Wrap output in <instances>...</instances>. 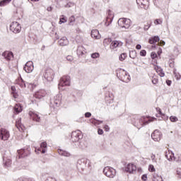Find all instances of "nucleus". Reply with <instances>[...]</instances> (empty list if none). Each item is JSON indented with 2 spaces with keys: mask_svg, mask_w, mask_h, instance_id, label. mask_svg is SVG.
I'll return each mask as SVG.
<instances>
[{
  "mask_svg": "<svg viewBox=\"0 0 181 181\" xmlns=\"http://www.w3.org/2000/svg\"><path fill=\"white\" fill-rule=\"evenodd\" d=\"M117 76L124 83H129V81H131V76H129V74L122 69L117 70Z\"/></svg>",
  "mask_w": 181,
  "mask_h": 181,
  "instance_id": "nucleus-1",
  "label": "nucleus"
},
{
  "mask_svg": "<svg viewBox=\"0 0 181 181\" xmlns=\"http://www.w3.org/2000/svg\"><path fill=\"white\" fill-rule=\"evenodd\" d=\"M118 25L122 29H129V27L131 26V20L125 18H119Z\"/></svg>",
  "mask_w": 181,
  "mask_h": 181,
  "instance_id": "nucleus-2",
  "label": "nucleus"
},
{
  "mask_svg": "<svg viewBox=\"0 0 181 181\" xmlns=\"http://www.w3.org/2000/svg\"><path fill=\"white\" fill-rule=\"evenodd\" d=\"M10 30L13 32V33H19L21 30H22V27L19 23L13 21L10 25Z\"/></svg>",
  "mask_w": 181,
  "mask_h": 181,
  "instance_id": "nucleus-3",
  "label": "nucleus"
},
{
  "mask_svg": "<svg viewBox=\"0 0 181 181\" xmlns=\"http://www.w3.org/2000/svg\"><path fill=\"white\" fill-rule=\"evenodd\" d=\"M103 173L107 177H114L117 175V171L113 168L105 167L103 170Z\"/></svg>",
  "mask_w": 181,
  "mask_h": 181,
  "instance_id": "nucleus-4",
  "label": "nucleus"
},
{
  "mask_svg": "<svg viewBox=\"0 0 181 181\" xmlns=\"http://www.w3.org/2000/svg\"><path fill=\"white\" fill-rule=\"evenodd\" d=\"M9 136H11L9 131L0 127V139H1V141H8V139H9Z\"/></svg>",
  "mask_w": 181,
  "mask_h": 181,
  "instance_id": "nucleus-5",
  "label": "nucleus"
},
{
  "mask_svg": "<svg viewBox=\"0 0 181 181\" xmlns=\"http://www.w3.org/2000/svg\"><path fill=\"white\" fill-rule=\"evenodd\" d=\"M81 138H83L81 131L76 130L74 132H72L71 135V140L72 141V142H78V141H80Z\"/></svg>",
  "mask_w": 181,
  "mask_h": 181,
  "instance_id": "nucleus-6",
  "label": "nucleus"
},
{
  "mask_svg": "<svg viewBox=\"0 0 181 181\" xmlns=\"http://www.w3.org/2000/svg\"><path fill=\"white\" fill-rule=\"evenodd\" d=\"M66 86H70V76H64L61 78L59 83V90L62 87H66Z\"/></svg>",
  "mask_w": 181,
  "mask_h": 181,
  "instance_id": "nucleus-7",
  "label": "nucleus"
},
{
  "mask_svg": "<svg viewBox=\"0 0 181 181\" xmlns=\"http://www.w3.org/2000/svg\"><path fill=\"white\" fill-rule=\"evenodd\" d=\"M11 94L15 99V101L17 103H22L23 101V98L21 95H19V93L16 91V88L15 86H11Z\"/></svg>",
  "mask_w": 181,
  "mask_h": 181,
  "instance_id": "nucleus-8",
  "label": "nucleus"
},
{
  "mask_svg": "<svg viewBox=\"0 0 181 181\" xmlns=\"http://www.w3.org/2000/svg\"><path fill=\"white\" fill-rule=\"evenodd\" d=\"M44 77L47 81H53V79L54 78V71L52 69H46L44 74Z\"/></svg>",
  "mask_w": 181,
  "mask_h": 181,
  "instance_id": "nucleus-9",
  "label": "nucleus"
},
{
  "mask_svg": "<svg viewBox=\"0 0 181 181\" xmlns=\"http://www.w3.org/2000/svg\"><path fill=\"white\" fill-rule=\"evenodd\" d=\"M17 152L19 159H21V158H26V156H29V155H30V148H22L18 150Z\"/></svg>",
  "mask_w": 181,
  "mask_h": 181,
  "instance_id": "nucleus-10",
  "label": "nucleus"
},
{
  "mask_svg": "<svg viewBox=\"0 0 181 181\" xmlns=\"http://www.w3.org/2000/svg\"><path fill=\"white\" fill-rule=\"evenodd\" d=\"M151 138L156 142H159V141H160V139H162V133L159 130H155L151 134Z\"/></svg>",
  "mask_w": 181,
  "mask_h": 181,
  "instance_id": "nucleus-11",
  "label": "nucleus"
},
{
  "mask_svg": "<svg viewBox=\"0 0 181 181\" xmlns=\"http://www.w3.org/2000/svg\"><path fill=\"white\" fill-rule=\"evenodd\" d=\"M28 115H30V119H32L35 122H40L41 121L40 117L37 113H36V112H33L30 110L28 112Z\"/></svg>",
  "mask_w": 181,
  "mask_h": 181,
  "instance_id": "nucleus-12",
  "label": "nucleus"
},
{
  "mask_svg": "<svg viewBox=\"0 0 181 181\" xmlns=\"http://www.w3.org/2000/svg\"><path fill=\"white\" fill-rule=\"evenodd\" d=\"M125 172L127 173H135L136 172V165L132 163L127 164L125 167Z\"/></svg>",
  "mask_w": 181,
  "mask_h": 181,
  "instance_id": "nucleus-13",
  "label": "nucleus"
},
{
  "mask_svg": "<svg viewBox=\"0 0 181 181\" xmlns=\"http://www.w3.org/2000/svg\"><path fill=\"white\" fill-rule=\"evenodd\" d=\"M45 95H47V93L45 89H40L36 91L34 94V97L37 98L38 100H41V98H44Z\"/></svg>",
  "mask_w": 181,
  "mask_h": 181,
  "instance_id": "nucleus-14",
  "label": "nucleus"
},
{
  "mask_svg": "<svg viewBox=\"0 0 181 181\" xmlns=\"http://www.w3.org/2000/svg\"><path fill=\"white\" fill-rule=\"evenodd\" d=\"M33 69H35V66H33V62L31 61L28 62L23 68L26 73H32Z\"/></svg>",
  "mask_w": 181,
  "mask_h": 181,
  "instance_id": "nucleus-15",
  "label": "nucleus"
},
{
  "mask_svg": "<svg viewBox=\"0 0 181 181\" xmlns=\"http://www.w3.org/2000/svg\"><path fill=\"white\" fill-rule=\"evenodd\" d=\"M16 127L20 132H25L26 127L22 124V119H18L16 122Z\"/></svg>",
  "mask_w": 181,
  "mask_h": 181,
  "instance_id": "nucleus-16",
  "label": "nucleus"
},
{
  "mask_svg": "<svg viewBox=\"0 0 181 181\" xmlns=\"http://www.w3.org/2000/svg\"><path fill=\"white\" fill-rule=\"evenodd\" d=\"M113 19H114V12L111 10H109L107 11V16L106 18L105 25L109 26L111 22H112Z\"/></svg>",
  "mask_w": 181,
  "mask_h": 181,
  "instance_id": "nucleus-17",
  "label": "nucleus"
},
{
  "mask_svg": "<svg viewBox=\"0 0 181 181\" xmlns=\"http://www.w3.org/2000/svg\"><path fill=\"white\" fill-rule=\"evenodd\" d=\"M2 56H4L7 62H11V60L13 59V52L11 51H5L3 52Z\"/></svg>",
  "mask_w": 181,
  "mask_h": 181,
  "instance_id": "nucleus-18",
  "label": "nucleus"
},
{
  "mask_svg": "<svg viewBox=\"0 0 181 181\" xmlns=\"http://www.w3.org/2000/svg\"><path fill=\"white\" fill-rule=\"evenodd\" d=\"M36 151L41 152V153H46V151H47V143L46 141L41 143L40 147L35 148V152Z\"/></svg>",
  "mask_w": 181,
  "mask_h": 181,
  "instance_id": "nucleus-19",
  "label": "nucleus"
},
{
  "mask_svg": "<svg viewBox=\"0 0 181 181\" xmlns=\"http://www.w3.org/2000/svg\"><path fill=\"white\" fill-rule=\"evenodd\" d=\"M136 4L141 8H144V9L149 6V1L148 0H136Z\"/></svg>",
  "mask_w": 181,
  "mask_h": 181,
  "instance_id": "nucleus-20",
  "label": "nucleus"
},
{
  "mask_svg": "<svg viewBox=\"0 0 181 181\" xmlns=\"http://www.w3.org/2000/svg\"><path fill=\"white\" fill-rule=\"evenodd\" d=\"M165 158H167L168 160H175V162H177V159L175 158V154L172 151H166Z\"/></svg>",
  "mask_w": 181,
  "mask_h": 181,
  "instance_id": "nucleus-21",
  "label": "nucleus"
},
{
  "mask_svg": "<svg viewBox=\"0 0 181 181\" xmlns=\"http://www.w3.org/2000/svg\"><path fill=\"white\" fill-rule=\"evenodd\" d=\"M76 53L79 57H83V56H86V53L87 52H86V48H84V47L79 46L78 47Z\"/></svg>",
  "mask_w": 181,
  "mask_h": 181,
  "instance_id": "nucleus-22",
  "label": "nucleus"
},
{
  "mask_svg": "<svg viewBox=\"0 0 181 181\" xmlns=\"http://www.w3.org/2000/svg\"><path fill=\"white\" fill-rule=\"evenodd\" d=\"M62 94H58L54 97V104H55L56 107H59L62 104Z\"/></svg>",
  "mask_w": 181,
  "mask_h": 181,
  "instance_id": "nucleus-23",
  "label": "nucleus"
},
{
  "mask_svg": "<svg viewBox=\"0 0 181 181\" xmlns=\"http://www.w3.org/2000/svg\"><path fill=\"white\" fill-rule=\"evenodd\" d=\"M121 46H122V42H121L120 41L114 40L110 45V49H112V50H114V49H117V47H121Z\"/></svg>",
  "mask_w": 181,
  "mask_h": 181,
  "instance_id": "nucleus-24",
  "label": "nucleus"
},
{
  "mask_svg": "<svg viewBox=\"0 0 181 181\" xmlns=\"http://www.w3.org/2000/svg\"><path fill=\"white\" fill-rule=\"evenodd\" d=\"M90 36L93 39H101V35H100L98 30H92Z\"/></svg>",
  "mask_w": 181,
  "mask_h": 181,
  "instance_id": "nucleus-25",
  "label": "nucleus"
},
{
  "mask_svg": "<svg viewBox=\"0 0 181 181\" xmlns=\"http://www.w3.org/2000/svg\"><path fill=\"white\" fill-rule=\"evenodd\" d=\"M160 40L159 36H153L149 38L148 43L150 45H155V43H159Z\"/></svg>",
  "mask_w": 181,
  "mask_h": 181,
  "instance_id": "nucleus-26",
  "label": "nucleus"
},
{
  "mask_svg": "<svg viewBox=\"0 0 181 181\" xmlns=\"http://www.w3.org/2000/svg\"><path fill=\"white\" fill-rule=\"evenodd\" d=\"M154 70H156V73H158V76H160V77H165V73L163 72V69H162V68L155 65Z\"/></svg>",
  "mask_w": 181,
  "mask_h": 181,
  "instance_id": "nucleus-27",
  "label": "nucleus"
},
{
  "mask_svg": "<svg viewBox=\"0 0 181 181\" xmlns=\"http://www.w3.org/2000/svg\"><path fill=\"white\" fill-rule=\"evenodd\" d=\"M156 110L158 112V114L156 115V117L157 118H160V117H165V113L162 112V110L160 109V107H156Z\"/></svg>",
  "mask_w": 181,
  "mask_h": 181,
  "instance_id": "nucleus-28",
  "label": "nucleus"
},
{
  "mask_svg": "<svg viewBox=\"0 0 181 181\" xmlns=\"http://www.w3.org/2000/svg\"><path fill=\"white\" fill-rule=\"evenodd\" d=\"M58 153L61 156H66V157L70 156V153H69L63 149H58Z\"/></svg>",
  "mask_w": 181,
  "mask_h": 181,
  "instance_id": "nucleus-29",
  "label": "nucleus"
},
{
  "mask_svg": "<svg viewBox=\"0 0 181 181\" xmlns=\"http://www.w3.org/2000/svg\"><path fill=\"white\" fill-rule=\"evenodd\" d=\"M22 106L21 104L18 103L14 106V112L16 114H19V112H22Z\"/></svg>",
  "mask_w": 181,
  "mask_h": 181,
  "instance_id": "nucleus-30",
  "label": "nucleus"
},
{
  "mask_svg": "<svg viewBox=\"0 0 181 181\" xmlns=\"http://www.w3.org/2000/svg\"><path fill=\"white\" fill-rule=\"evenodd\" d=\"M144 119H145V118L141 117V119L136 120V122H135V125H136V127H137V128H141V127H142L143 124L145 123L144 122Z\"/></svg>",
  "mask_w": 181,
  "mask_h": 181,
  "instance_id": "nucleus-31",
  "label": "nucleus"
},
{
  "mask_svg": "<svg viewBox=\"0 0 181 181\" xmlns=\"http://www.w3.org/2000/svg\"><path fill=\"white\" fill-rule=\"evenodd\" d=\"M16 84H18V86H20V87H23L26 84L25 83V81H23V79L22 78H18L16 80Z\"/></svg>",
  "mask_w": 181,
  "mask_h": 181,
  "instance_id": "nucleus-32",
  "label": "nucleus"
},
{
  "mask_svg": "<svg viewBox=\"0 0 181 181\" xmlns=\"http://www.w3.org/2000/svg\"><path fill=\"white\" fill-rule=\"evenodd\" d=\"M90 122L95 125V127L100 125V124H103V121H99L95 119H90Z\"/></svg>",
  "mask_w": 181,
  "mask_h": 181,
  "instance_id": "nucleus-33",
  "label": "nucleus"
},
{
  "mask_svg": "<svg viewBox=\"0 0 181 181\" xmlns=\"http://www.w3.org/2000/svg\"><path fill=\"white\" fill-rule=\"evenodd\" d=\"M59 43L60 46H66V45L69 44V40H67L66 38L60 39L59 40Z\"/></svg>",
  "mask_w": 181,
  "mask_h": 181,
  "instance_id": "nucleus-34",
  "label": "nucleus"
},
{
  "mask_svg": "<svg viewBox=\"0 0 181 181\" xmlns=\"http://www.w3.org/2000/svg\"><path fill=\"white\" fill-rule=\"evenodd\" d=\"M152 83L153 84H158V83H159V78L158 77V76L156 75H153V77H152Z\"/></svg>",
  "mask_w": 181,
  "mask_h": 181,
  "instance_id": "nucleus-35",
  "label": "nucleus"
},
{
  "mask_svg": "<svg viewBox=\"0 0 181 181\" xmlns=\"http://www.w3.org/2000/svg\"><path fill=\"white\" fill-rule=\"evenodd\" d=\"M151 25H152V22L151 21L145 22L144 27V30H148L149 28H151Z\"/></svg>",
  "mask_w": 181,
  "mask_h": 181,
  "instance_id": "nucleus-36",
  "label": "nucleus"
},
{
  "mask_svg": "<svg viewBox=\"0 0 181 181\" xmlns=\"http://www.w3.org/2000/svg\"><path fill=\"white\" fill-rule=\"evenodd\" d=\"M10 2H12V0H2L0 1V6H6V5H8Z\"/></svg>",
  "mask_w": 181,
  "mask_h": 181,
  "instance_id": "nucleus-37",
  "label": "nucleus"
},
{
  "mask_svg": "<svg viewBox=\"0 0 181 181\" xmlns=\"http://www.w3.org/2000/svg\"><path fill=\"white\" fill-rule=\"evenodd\" d=\"M127 53H122L119 55V60L120 62H124V60H125V59H127Z\"/></svg>",
  "mask_w": 181,
  "mask_h": 181,
  "instance_id": "nucleus-38",
  "label": "nucleus"
},
{
  "mask_svg": "<svg viewBox=\"0 0 181 181\" xmlns=\"http://www.w3.org/2000/svg\"><path fill=\"white\" fill-rule=\"evenodd\" d=\"M153 181H163V178L161 176L155 175L153 178Z\"/></svg>",
  "mask_w": 181,
  "mask_h": 181,
  "instance_id": "nucleus-39",
  "label": "nucleus"
},
{
  "mask_svg": "<svg viewBox=\"0 0 181 181\" xmlns=\"http://www.w3.org/2000/svg\"><path fill=\"white\" fill-rule=\"evenodd\" d=\"M111 42H112L111 38H106L103 40V45H104V46H108V45H110V43H111Z\"/></svg>",
  "mask_w": 181,
  "mask_h": 181,
  "instance_id": "nucleus-40",
  "label": "nucleus"
},
{
  "mask_svg": "<svg viewBox=\"0 0 181 181\" xmlns=\"http://www.w3.org/2000/svg\"><path fill=\"white\" fill-rule=\"evenodd\" d=\"M174 77L176 78V80H180L181 78V75L179 74V72L174 71H173Z\"/></svg>",
  "mask_w": 181,
  "mask_h": 181,
  "instance_id": "nucleus-41",
  "label": "nucleus"
},
{
  "mask_svg": "<svg viewBox=\"0 0 181 181\" xmlns=\"http://www.w3.org/2000/svg\"><path fill=\"white\" fill-rule=\"evenodd\" d=\"M62 16V17L59 18V25H62V23H66V22H67V19L64 17V16Z\"/></svg>",
  "mask_w": 181,
  "mask_h": 181,
  "instance_id": "nucleus-42",
  "label": "nucleus"
},
{
  "mask_svg": "<svg viewBox=\"0 0 181 181\" xmlns=\"http://www.w3.org/2000/svg\"><path fill=\"white\" fill-rule=\"evenodd\" d=\"M148 171L151 173L156 172V169H155V166H153V165L150 164L148 165Z\"/></svg>",
  "mask_w": 181,
  "mask_h": 181,
  "instance_id": "nucleus-43",
  "label": "nucleus"
},
{
  "mask_svg": "<svg viewBox=\"0 0 181 181\" xmlns=\"http://www.w3.org/2000/svg\"><path fill=\"white\" fill-rule=\"evenodd\" d=\"M4 165H5V166H7V168L9 167V166H11V165H12V160H11V159H7V160L4 162Z\"/></svg>",
  "mask_w": 181,
  "mask_h": 181,
  "instance_id": "nucleus-44",
  "label": "nucleus"
},
{
  "mask_svg": "<svg viewBox=\"0 0 181 181\" xmlns=\"http://www.w3.org/2000/svg\"><path fill=\"white\" fill-rule=\"evenodd\" d=\"M129 57H131V59L136 57V52L135 51H132L129 54Z\"/></svg>",
  "mask_w": 181,
  "mask_h": 181,
  "instance_id": "nucleus-45",
  "label": "nucleus"
},
{
  "mask_svg": "<svg viewBox=\"0 0 181 181\" xmlns=\"http://www.w3.org/2000/svg\"><path fill=\"white\" fill-rule=\"evenodd\" d=\"M92 59H98L100 57V54L98 52H95L91 54Z\"/></svg>",
  "mask_w": 181,
  "mask_h": 181,
  "instance_id": "nucleus-46",
  "label": "nucleus"
},
{
  "mask_svg": "<svg viewBox=\"0 0 181 181\" xmlns=\"http://www.w3.org/2000/svg\"><path fill=\"white\" fill-rule=\"evenodd\" d=\"M170 121H171V122H176L178 121V119L176 116H171L170 117Z\"/></svg>",
  "mask_w": 181,
  "mask_h": 181,
  "instance_id": "nucleus-47",
  "label": "nucleus"
},
{
  "mask_svg": "<svg viewBox=\"0 0 181 181\" xmlns=\"http://www.w3.org/2000/svg\"><path fill=\"white\" fill-rule=\"evenodd\" d=\"M162 22H163L162 19H156L154 21V24L155 25H162Z\"/></svg>",
  "mask_w": 181,
  "mask_h": 181,
  "instance_id": "nucleus-48",
  "label": "nucleus"
},
{
  "mask_svg": "<svg viewBox=\"0 0 181 181\" xmlns=\"http://www.w3.org/2000/svg\"><path fill=\"white\" fill-rule=\"evenodd\" d=\"M140 56H143V57L146 56V50L142 49V50L140 52Z\"/></svg>",
  "mask_w": 181,
  "mask_h": 181,
  "instance_id": "nucleus-49",
  "label": "nucleus"
},
{
  "mask_svg": "<svg viewBox=\"0 0 181 181\" xmlns=\"http://www.w3.org/2000/svg\"><path fill=\"white\" fill-rule=\"evenodd\" d=\"M151 59H156V57H158V54H156V52H151Z\"/></svg>",
  "mask_w": 181,
  "mask_h": 181,
  "instance_id": "nucleus-50",
  "label": "nucleus"
},
{
  "mask_svg": "<svg viewBox=\"0 0 181 181\" xmlns=\"http://www.w3.org/2000/svg\"><path fill=\"white\" fill-rule=\"evenodd\" d=\"M165 42L163 40H160V42L158 41V46H165Z\"/></svg>",
  "mask_w": 181,
  "mask_h": 181,
  "instance_id": "nucleus-51",
  "label": "nucleus"
},
{
  "mask_svg": "<svg viewBox=\"0 0 181 181\" xmlns=\"http://www.w3.org/2000/svg\"><path fill=\"white\" fill-rule=\"evenodd\" d=\"M73 56H71V55H68L66 57V59L69 61V62H73Z\"/></svg>",
  "mask_w": 181,
  "mask_h": 181,
  "instance_id": "nucleus-52",
  "label": "nucleus"
},
{
  "mask_svg": "<svg viewBox=\"0 0 181 181\" xmlns=\"http://www.w3.org/2000/svg\"><path fill=\"white\" fill-rule=\"evenodd\" d=\"M76 21V18L74 17V16H71L70 18H69V22H74Z\"/></svg>",
  "mask_w": 181,
  "mask_h": 181,
  "instance_id": "nucleus-53",
  "label": "nucleus"
},
{
  "mask_svg": "<svg viewBox=\"0 0 181 181\" xmlns=\"http://www.w3.org/2000/svg\"><path fill=\"white\" fill-rule=\"evenodd\" d=\"M141 180L144 181L148 180V176L146 175H143L141 177Z\"/></svg>",
  "mask_w": 181,
  "mask_h": 181,
  "instance_id": "nucleus-54",
  "label": "nucleus"
},
{
  "mask_svg": "<svg viewBox=\"0 0 181 181\" xmlns=\"http://www.w3.org/2000/svg\"><path fill=\"white\" fill-rule=\"evenodd\" d=\"M98 135H103V134H104V131L102 129H98Z\"/></svg>",
  "mask_w": 181,
  "mask_h": 181,
  "instance_id": "nucleus-55",
  "label": "nucleus"
},
{
  "mask_svg": "<svg viewBox=\"0 0 181 181\" xmlns=\"http://www.w3.org/2000/svg\"><path fill=\"white\" fill-rule=\"evenodd\" d=\"M177 175H178L180 179H181V169L177 170Z\"/></svg>",
  "mask_w": 181,
  "mask_h": 181,
  "instance_id": "nucleus-56",
  "label": "nucleus"
},
{
  "mask_svg": "<svg viewBox=\"0 0 181 181\" xmlns=\"http://www.w3.org/2000/svg\"><path fill=\"white\" fill-rule=\"evenodd\" d=\"M85 117L86 118H90V117H91V113L90 112L85 113Z\"/></svg>",
  "mask_w": 181,
  "mask_h": 181,
  "instance_id": "nucleus-57",
  "label": "nucleus"
},
{
  "mask_svg": "<svg viewBox=\"0 0 181 181\" xmlns=\"http://www.w3.org/2000/svg\"><path fill=\"white\" fill-rule=\"evenodd\" d=\"M104 129L106 131V132H108V131H110V127L108 125H105L104 127Z\"/></svg>",
  "mask_w": 181,
  "mask_h": 181,
  "instance_id": "nucleus-58",
  "label": "nucleus"
},
{
  "mask_svg": "<svg viewBox=\"0 0 181 181\" xmlns=\"http://www.w3.org/2000/svg\"><path fill=\"white\" fill-rule=\"evenodd\" d=\"M141 47H142V46H141V45H137L136 46V49L137 50H141Z\"/></svg>",
  "mask_w": 181,
  "mask_h": 181,
  "instance_id": "nucleus-59",
  "label": "nucleus"
},
{
  "mask_svg": "<svg viewBox=\"0 0 181 181\" xmlns=\"http://www.w3.org/2000/svg\"><path fill=\"white\" fill-rule=\"evenodd\" d=\"M152 121H156V118H155V117H151V118H150V119H148V122H152Z\"/></svg>",
  "mask_w": 181,
  "mask_h": 181,
  "instance_id": "nucleus-60",
  "label": "nucleus"
},
{
  "mask_svg": "<svg viewBox=\"0 0 181 181\" xmlns=\"http://www.w3.org/2000/svg\"><path fill=\"white\" fill-rule=\"evenodd\" d=\"M52 10H53V8H52V6H49V7H47V11L48 12H52Z\"/></svg>",
  "mask_w": 181,
  "mask_h": 181,
  "instance_id": "nucleus-61",
  "label": "nucleus"
},
{
  "mask_svg": "<svg viewBox=\"0 0 181 181\" xmlns=\"http://www.w3.org/2000/svg\"><path fill=\"white\" fill-rule=\"evenodd\" d=\"M157 53H158V56H160V54H162V49L159 48V50L158 51Z\"/></svg>",
  "mask_w": 181,
  "mask_h": 181,
  "instance_id": "nucleus-62",
  "label": "nucleus"
},
{
  "mask_svg": "<svg viewBox=\"0 0 181 181\" xmlns=\"http://www.w3.org/2000/svg\"><path fill=\"white\" fill-rule=\"evenodd\" d=\"M170 81H168V82H167L168 86H170Z\"/></svg>",
  "mask_w": 181,
  "mask_h": 181,
  "instance_id": "nucleus-63",
  "label": "nucleus"
},
{
  "mask_svg": "<svg viewBox=\"0 0 181 181\" xmlns=\"http://www.w3.org/2000/svg\"><path fill=\"white\" fill-rule=\"evenodd\" d=\"M50 180H53V179H52V178H50L49 180V179H47V180H45V181H50Z\"/></svg>",
  "mask_w": 181,
  "mask_h": 181,
  "instance_id": "nucleus-64",
  "label": "nucleus"
}]
</instances>
